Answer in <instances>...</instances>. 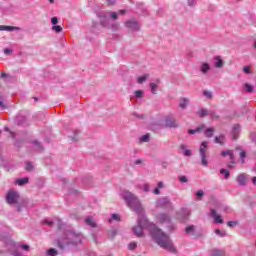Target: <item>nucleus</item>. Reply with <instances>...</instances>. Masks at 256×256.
I'll use <instances>...</instances> for the list:
<instances>
[{
  "label": "nucleus",
  "mask_w": 256,
  "mask_h": 256,
  "mask_svg": "<svg viewBox=\"0 0 256 256\" xmlns=\"http://www.w3.org/2000/svg\"><path fill=\"white\" fill-rule=\"evenodd\" d=\"M143 229H148L152 239L159 245V247H162V249H165L170 253H175L177 251L175 246H173V242L165 232L161 231L156 224L149 222L145 215H139L138 225L132 228V231L136 237H143Z\"/></svg>",
  "instance_id": "f257e3e1"
},
{
  "label": "nucleus",
  "mask_w": 256,
  "mask_h": 256,
  "mask_svg": "<svg viewBox=\"0 0 256 256\" xmlns=\"http://www.w3.org/2000/svg\"><path fill=\"white\" fill-rule=\"evenodd\" d=\"M82 236L73 231H66L65 234L57 240V247L65 249L69 245H77L81 243Z\"/></svg>",
  "instance_id": "f03ea898"
},
{
  "label": "nucleus",
  "mask_w": 256,
  "mask_h": 256,
  "mask_svg": "<svg viewBox=\"0 0 256 256\" xmlns=\"http://www.w3.org/2000/svg\"><path fill=\"white\" fill-rule=\"evenodd\" d=\"M123 199H125L128 207H130V209H133L134 211H136V213H138V215H145L143 213V206H141V201H139V198L136 197L134 194L128 193L123 196Z\"/></svg>",
  "instance_id": "7ed1b4c3"
},
{
  "label": "nucleus",
  "mask_w": 256,
  "mask_h": 256,
  "mask_svg": "<svg viewBox=\"0 0 256 256\" xmlns=\"http://www.w3.org/2000/svg\"><path fill=\"white\" fill-rule=\"evenodd\" d=\"M98 17L100 19V25L102 27H109V20L107 19V17L113 19L114 21H117V19H119V16L117 15V12H99Z\"/></svg>",
  "instance_id": "20e7f679"
},
{
  "label": "nucleus",
  "mask_w": 256,
  "mask_h": 256,
  "mask_svg": "<svg viewBox=\"0 0 256 256\" xmlns=\"http://www.w3.org/2000/svg\"><path fill=\"white\" fill-rule=\"evenodd\" d=\"M208 142H202L200 145V157H201V165L203 167H207L209 165V162L207 161V149H208Z\"/></svg>",
  "instance_id": "39448f33"
},
{
  "label": "nucleus",
  "mask_w": 256,
  "mask_h": 256,
  "mask_svg": "<svg viewBox=\"0 0 256 256\" xmlns=\"http://www.w3.org/2000/svg\"><path fill=\"white\" fill-rule=\"evenodd\" d=\"M157 207L161 209H166V211H173V204L167 198H161L156 203Z\"/></svg>",
  "instance_id": "423d86ee"
},
{
  "label": "nucleus",
  "mask_w": 256,
  "mask_h": 256,
  "mask_svg": "<svg viewBox=\"0 0 256 256\" xmlns=\"http://www.w3.org/2000/svg\"><path fill=\"white\" fill-rule=\"evenodd\" d=\"M189 215V210H187L186 208H182L176 213V219L180 221V223H185V221L189 219Z\"/></svg>",
  "instance_id": "0eeeda50"
},
{
  "label": "nucleus",
  "mask_w": 256,
  "mask_h": 256,
  "mask_svg": "<svg viewBox=\"0 0 256 256\" xmlns=\"http://www.w3.org/2000/svg\"><path fill=\"white\" fill-rule=\"evenodd\" d=\"M6 202L8 203V205H17V203H19V194L8 193L6 195Z\"/></svg>",
  "instance_id": "6e6552de"
},
{
  "label": "nucleus",
  "mask_w": 256,
  "mask_h": 256,
  "mask_svg": "<svg viewBox=\"0 0 256 256\" xmlns=\"http://www.w3.org/2000/svg\"><path fill=\"white\" fill-rule=\"evenodd\" d=\"M165 123H166V127H170L173 129H177V127H179V123H177V120H175V118L172 116L166 117Z\"/></svg>",
  "instance_id": "1a4fd4ad"
},
{
  "label": "nucleus",
  "mask_w": 256,
  "mask_h": 256,
  "mask_svg": "<svg viewBox=\"0 0 256 256\" xmlns=\"http://www.w3.org/2000/svg\"><path fill=\"white\" fill-rule=\"evenodd\" d=\"M127 29H131L132 31H140L141 24L137 21H126L125 23Z\"/></svg>",
  "instance_id": "9d476101"
},
{
  "label": "nucleus",
  "mask_w": 256,
  "mask_h": 256,
  "mask_svg": "<svg viewBox=\"0 0 256 256\" xmlns=\"http://www.w3.org/2000/svg\"><path fill=\"white\" fill-rule=\"evenodd\" d=\"M157 221H159L162 225L164 223H171V216L165 213H160L156 216Z\"/></svg>",
  "instance_id": "9b49d317"
},
{
  "label": "nucleus",
  "mask_w": 256,
  "mask_h": 256,
  "mask_svg": "<svg viewBox=\"0 0 256 256\" xmlns=\"http://www.w3.org/2000/svg\"><path fill=\"white\" fill-rule=\"evenodd\" d=\"M249 177V175L245 174V173H241L237 176L236 181L238 183V185H240L241 187H245V185H247V178Z\"/></svg>",
  "instance_id": "f8f14e48"
},
{
  "label": "nucleus",
  "mask_w": 256,
  "mask_h": 256,
  "mask_svg": "<svg viewBox=\"0 0 256 256\" xmlns=\"http://www.w3.org/2000/svg\"><path fill=\"white\" fill-rule=\"evenodd\" d=\"M239 133H241V126L239 124H235L231 132L233 141H237L239 139Z\"/></svg>",
  "instance_id": "ddd939ff"
},
{
  "label": "nucleus",
  "mask_w": 256,
  "mask_h": 256,
  "mask_svg": "<svg viewBox=\"0 0 256 256\" xmlns=\"http://www.w3.org/2000/svg\"><path fill=\"white\" fill-rule=\"evenodd\" d=\"M211 217L214 219V223H223V218L220 215H217V212L214 209H211Z\"/></svg>",
  "instance_id": "4468645a"
},
{
  "label": "nucleus",
  "mask_w": 256,
  "mask_h": 256,
  "mask_svg": "<svg viewBox=\"0 0 256 256\" xmlns=\"http://www.w3.org/2000/svg\"><path fill=\"white\" fill-rule=\"evenodd\" d=\"M16 185H19L20 187H23V185H27L29 183V178H18L15 180Z\"/></svg>",
  "instance_id": "2eb2a0df"
},
{
  "label": "nucleus",
  "mask_w": 256,
  "mask_h": 256,
  "mask_svg": "<svg viewBox=\"0 0 256 256\" xmlns=\"http://www.w3.org/2000/svg\"><path fill=\"white\" fill-rule=\"evenodd\" d=\"M214 143H217L218 145H225V135L221 134L219 136H216L214 139Z\"/></svg>",
  "instance_id": "dca6fc26"
},
{
  "label": "nucleus",
  "mask_w": 256,
  "mask_h": 256,
  "mask_svg": "<svg viewBox=\"0 0 256 256\" xmlns=\"http://www.w3.org/2000/svg\"><path fill=\"white\" fill-rule=\"evenodd\" d=\"M214 60L216 61L214 67H216V69H221V67H223V60L221 59V56L214 57Z\"/></svg>",
  "instance_id": "f3484780"
},
{
  "label": "nucleus",
  "mask_w": 256,
  "mask_h": 256,
  "mask_svg": "<svg viewBox=\"0 0 256 256\" xmlns=\"http://www.w3.org/2000/svg\"><path fill=\"white\" fill-rule=\"evenodd\" d=\"M0 31H19V28L14 26L0 25Z\"/></svg>",
  "instance_id": "a211bd4d"
},
{
  "label": "nucleus",
  "mask_w": 256,
  "mask_h": 256,
  "mask_svg": "<svg viewBox=\"0 0 256 256\" xmlns=\"http://www.w3.org/2000/svg\"><path fill=\"white\" fill-rule=\"evenodd\" d=\"M16 123L17 125H24L25 123H27V117L21 115L17 116Z\"/></svg>",
  "instance_id": "6ab92c4d"
},
{
  "label": "nucleus",
  "mask_w": 256,
  "mask_h": 256,
  "mask_svg": "<svg viewBox=\"0 0 256 256\" xmlns=\"http://www.w3.org/2000/svg\"><path fill=\"white\" fill-rule=\"evenodd\" d=\"M203 129H205L204 125L199 126L196 129H189L188 133H189V135H195V133H200V131H203Z\"/></svg>",
  "instance_id": "aec40b11"
},
{
  "label": "nucleus",
  "mask_w": 256,
  "mask_h": 256,
  "mask_svg": "<svg viewBox=\"0 0 256 256\" xmlns=\"http://www.w3.org/2000/svg\"><path fill=\"white\" fill-rule=\"evenodd\" d=\"M85 223H86V225H88L89 227H92V228L97 227V223H95V221H93V218H91V217H87V218L85 219Z\"/></svg>",
  "instance_id": "412c9836"
},
{
  "label": "nucleus",
  "mask_w": 256,
  "mask_h": 256,
  "mask_svg": "<svg viewBox=\"0 0 256 256\" xmlns=\"http://www.w3.org/2000/svg\"><path fill=\"white\" fill-rule=\"evenodd\" d=\"M211 256H225V250L213 249L211 251Z\"/></svg>",
  "instance_id": "4be33fe9"
},
{
  "label": "nucleus",
  "mask_w": 256,
  "mask_h": 256,
  "mask_svg": "<svg viewBox=\"0 0 256 256\" xmlns=\"http://www.w3.org/2000/svg\"><path fill=\"white\" fill-rule=\"evenodd\" d=\"M201 71H202V73L204 74V75H207V73L209 72V70L211 69V66H209V64H207V63H203L202 65H201Z\"/></svg>",
  "instance_id": "5701e85b"
},
{
  "label": "nucleus",
  "mask_w": 256,
  "mask_h": 256,
  "mask_svg": "<svg viewBox=\"0 0 256 256\" xmlns=\"http://www.w3.org/2000/svg\"><path fill=\"white\" fill-rule=\"evenodd\" d=\"M196 115L203 119V117H207V115H209V111L207 109H201V111L196 112Z\"/></svg>",
  "instance_id": "b1692460"
},
{
  "label": "nucleus",
  "mask_w": 256,
  "mask_h": 256,
  "mask_svg": "<svg viewBox=\"0 0 256 256\" xmlns=\"http://www.w3.org/2000/svg\"><path fill=\"white\" fill-rule=\"evenodd\" d=\"M187 103H189V99H187V98H180L179 107L181 109H185L187 107Z\"/></svg>",
  "instance_id": "393cba45"
},
{
  "label": "nucleus",
  "mask_w": 256,
  "mask_h": 256,
  "mask_svg": "<svg viewBox=\"0 0 256 256\" xmlns=\"http://www.w3.org/2000/svg\"><path fill=\"white\" fill-rule=\"evenodd\" d=\"M32 145H35L37 151H43V145L38 140H32Z\"/></svg>",
  "instance_id": "a878e982"
},
{
  "label": "nucleus",
  "mask_w": 256,
  "mask_h": 256,
  "mask_svg": "<svg viewBox=\"0 0 256 256\" xmlns=\"http://www.w3.org/2000/svg\"><path fill=\"white\" fill-rule=\"evenodd\" d=\"M147 79H149V74H144L143 76L138 77L137 79V83H139V85L145 83V81H147Z\"/></svg>",
  "instance_id": "bb28decb"
},
{
  "label": "nucleus",
  "mask_w": 256,
  "mask_h": 256,
  "mask_svg": "<svg viewBox=\"0 0 256 256\" xmlns=\"http://www.w3.org/2000/svg\"><path fill=\"white\" fill-rule=\"evenodd\" d=\"M213 133H215V128H207L205 131V136L211 138L213 137Z\"/></svg>",
  "instance_id": "cd10ccee"
},
{
  "label": "nucleus",
  "mask_w": 256,
  "mask_h": 256,
  "mask_svg": "<svg viewBox=\"0 0 256 256\" xmlns=\"http://www.w3.org/2000/svg\"><path fill=\"white\" fill-rule=\"evenodd\" d=\"M221 175H224V179H229L231 172H229L227 169L222 168L220 170Z\"/></svg>",
  "instance_id": "c85d7f7f"
},
{
  "label": "nucleus",
  "mask_w": 256,
  "mask_h": 256,
  "mask_svg": "<svg viewBox=\"0 0 256 256\" xmlns=\"http://www.w3.org/2000/svg\"><path fill=\"white\" fill-rule=\"evenodd\" d=\"M117 235V229H111L108 231V239H113Z\"/></svg>",
  "instance_id": "c756f323"
},
{
  "label": "nucleus",
  "mask_w": 256,
  "mask_h": 256,
  "mask_svg": "<svg viewBox=\"0 0 256 256\" xmlns=\"http://www.w3.org/2000/svg\"><path fill=\"white\" fill-rule=\"evenodd\" d=\"M47 255L48 256H57L58 252L55 248H50V249L47 250Z\"/></svg>",
  "instance_id": "7c9ffc66"
},
{
  "label": "nucleus",
  "mask_w": 256,
  "mask_h": 256,
  "mask_svg": "<svg viewBox=\"0 0 256 256\" xmlns=\"http://www.w3.org/2000/svg\"><path fill=\"white\" fill-rule=\"evenodd\" d=\"M35 169V166H33V163L31 162H26L25 170L28 172H31Z\"/></svg>",
  "instance_id": "2f4dec72"
},
{
  "label": "nucleus",
  "mask_w": 256,
  "mask_h": 256,
  "mask_svg": "<svg viewBox=\"0 0 256 256\" xmlns=\"http://www.w3.org/2000/svg\"><path fill=\"white\" fill-rule=\"evenodd\" d=\"M150 89H151V93H153V95H157V84L150 83Z\"/></svg>",
  "instance_id": "473e14b6"
},
{
  "label": "nucleus",
  "mask_w": 256,
  "mask_h": 256,
  "mask_svg": "<svg viewBox=\"0 0 256 256\" xmlns=\"http://www.w3.org/2000/svg\"><path fill=\"white\" fill-rule=\"evenodd\" d=\"M210 119H219V115L215 111L208 112Z\"/></svg>",
  "instance_id": "72a5a7b5"
},
{
  "label": "nucleus",
  "mask_w": 256,
  "mask_h": 256,
  "mask_svg": "<svg viewBox=\"0 0 256 256\" xmlns=\"http://www.w3.org/2000/svg\"><path fill=\"white\" fill-rule=\"evenodd\" d=\"M245 157H247V152L241 151L240 152V161H241L242 164L245 163Z\"/></svg>",
  "instance_id": "f704fd0d"
},
{
  "label": "nucleus",
  "mask_w": 256,
  "mask_h": 256,
  "mask_svg": "<svg viewBox=\"0 0 256 256\" xmlns=\"http://www.w3.org/2000/svg\"><path fill=\"white\" fill-rule=\"evenodd\" d=\"M194 231H195L194 225H190V226L186 227V229H185V233H187V234L193 233Z\"/></svg>",
  "instance_id": "c9c22d12"
},
{
  "label": "nucleus",
  "mask_w": 256,
  "mask_h": 256,
  "mask_svg": "<svg viewBox=\"0 0 256 256\" xmlns=\"http://www.w3.org/2000/svg\"><path fill=\"white\" fill-rule=\"evenodd\" d=\"M18 247H20V249H23V251H30L31 247L27 244H18Z\"/></svg>",
  "instance_id": "e433bc0d"
},
{
  "label": "nucleus",
  "mask_w": 256,
  "mask_h": 256,
  "mask_svg": "<svg viewBox=\"0 0 256 256\" xmlns=\"http://www.w3.org/2000/svg\"><path fill=\"white\" fill-rule=\"evenodd\" d=\"M52 31H55V33H61V31H63V28L59 25L52 26Z\"/></svg>",
  "instance_id": "4c0bfd02"
},
{
  "label": "nucleus",
  "mask_w": 256,
  "mask_h": 256,
  "mask_svg": "<svg viewBox=\"0 0 256 256\" xmlns=\"http://www.w3.org/2000/svg\"><path fill=\"white\" fill-rule=\"evenodd\" d=\"M243 72L246 73V75H251V66H244Z\"/></svg>",
  "instance_id": "58836bf2"
},
{
  "label": "nucleus",
  "mask_w": 256,
  "mask_h": 256,
  "mask_svg": "<svg viewBox=\"0 0 256 256\" xmlns=\"http://www.w3.org/2000/svg\"><path fill=\"white\" fill-rule=\"evenodd\" d=\"M203 95H204V97H207V99H213V93H211V92H209L207 90H205L203 92Z\"/></svg>",
  "instance_id": "ea45409f"
},
{
  "label": "nucleus",
  "mask_w": 256,
  "mask_h": 256,
  "mask_svg": "<svg viewBox=\"0 0 256 256\" xmlns=\"http://www.w3.org/2000/svg\"><path fill=\"white\" fill-rule=\"evenodd\" d=\"M140 141H142V143H148L149 141V134H145L140 138Z\"/></svg>",
  "instance_id": "a19ab883"
},
{
  "label": "nucleus",
  "mask_w": 256,
  "mask_h": 256,
  "mask_svg": "<svg viewBox=\"0 0 256 256\" xmlns=\"http://www.w3.org/2000/svg\"><path fill=\"white\" fill-rule=\"evenodd\" d=\"M216 235H219V237H225V235H227V233L225 231H221L219 229L215 230Z\"/></svg>",
  "instance_id": "79ce46f5"
},
{
  "label": "nucleus",
  "mask_w": 256,
  "mask_h": 256,
  "mask_svg": "<svg viewBox=\"0 0 256 256\" xmlns=\"http://www.w3.org/2000/svg\"><path fill=\"white\" fill-rule=\"evenodd\" d=\"M128 249H130V251H134V249H137V242H131L128 246Z\"/></svg>",
  "instance_id": "37998d69"
},
{
  "label": "nucleus",
  "mask_w": 256,
  "mask_h": 256,
  "mask_svg": "<svg viewBox=\"0 0 256 256\" xmlns=\"http://www.w3.org/2000/svg\"><path fill=\"white\" fill-rule=\"evenodd\" d=\"M228 156H229L230 162L232 164H235V154H233V150H232V152L229 153Z\"/></svg>",
  "instance_id": "c03bdc74"
},
{
  "label": "nucleus",
  "mask_w": 256,
  "mask_h": 256,
  "mask_svg": "<svg viewBox=\"0 0 256 256\" xmlns=\"http://www.w3.org/2000/svg\"><path fill=\"white\" fill-rule=\"evenodd\" d=\"M135 97L141 99L143 97V92L141 90L135 91Z\"/></svg>",
  "instance_id": "a18cd8bd"
},
{
  "label": "nucleus",
  "mask_w": 256,
  "mask_h": 256,
  "mask_svg": "<svg viewBox=\"0 0 256 256\" xmlns=\"http://www.w3.org/2000/svg\"><path fill=\"white\" fill-rule=\"evenodd\" d=\"M112 31H119V23L115 22L111 25Z\"/></svg>",
  "instance_id": "49530a36"
},
{
  "label": "nucleus",
  "mask_w": 256,
  "mask_h": 256,
  "mask_svg": "<svg viewBox=\"0 0 256 256\" xmlns=\"http://www.w3.org/2000/svg\"><path fill=\"white\" fill-rule=\"evenodd\" d=\"M245 89L248 93H253V86L250 84H245Z\"/></svg>",
  "instance_id": "de8ad7c7"
},
{
  "label": "nucleus",
  "mask_w": 256,
  "mask_h": 256,
  "mask_svg": "<svg viewBox=\"0 0 256 256\" xmlns=\"http://www.w3.org/2000/svg\"><path fill=\"white\" fill-rule=\"evenodd\" d=\"M233 150H223L221 152L222 157H227Z\"/></svg>",
  "instance_id": "09e8293b"
},
{
  "label": "nucleus",
  "mask_w": 256,
  "mask_h": 256,
  "mask_svg": "<svg viewBox=\"0 0 256 256\" xmlns=\"http://www.w3.org/2000/svg\"><path fill=\"white\" fill-rule=\"evenodd\" d=\"M106 1V4L108 5V7H111L113 5H115L116 3V0H105Z\"/></svg>",
  "instance_id": "8fccbe9b"
},
{
  "label": "nucleus",
  "mask_w": 256,
  "mask_h": 256,
  "mask_svg": "<svg viewBox=\"0 0 256 256\" xmlns=\"http://www.w3.org/2000/svg\"><path fill=\"white\" fill-rule=\"evenodd\" d=\"M51 23H52V25L56 26L57 23H59V19L57 17H52Z\"/></svg>",
  "instance_id": "3c124183"
},
{
  "label": "nucleus",
  "mask_w": 256,
  "mask_h": 256,
  "mask_svg": "<svg viewBox=\"0 0 256 256\" xmlns=\"http://www.w3.org/2000/svg\"><path fill=\"white\" fill-rule=\"evenodd\" d=\"M12 255H13V256H23V253H21V251H19V250H14V251L12 252Z\"/></svg>",
  "instance_id": "603ef678"
},
{
  "label": "nucleus",
  "mask_w": 256,
  "mask_h": 256,
  "mask_svg": "<svg viewBox=\"0 0 256 256\" xmlns=\"http://www.w3.org/2000/svg\"><path fill=\"white\" fill-rule=\"evenodd\" d=\"M179 181H180V183H187V181H189V180L185 176H180Z\"/></svg>",
  "instance_id": "864d4df0"
},
{
  "label": "nucleus",
  "mask_w": 256,
  "mask_h": 256,
  "mask_svg": "<svg viewBox=\"0 0 256 256\" xmlns=\"http://www.w3.org/2000/svg\"><path fill=\"white\" fill-rule=\"evenodd\" d=\"M0 108L7 109V105H5V103H3V98H1V97H0Z\"/></svg>",
  "instance_id": "5fc2aeb1"
},
{
  "label": "nucleus",
  "mask_w": 256,
  "mask_h": 256,
  "mask_svg": "<svg viewBox=\"0 0 256 256\" xmlns=\"http://www.w3.org/2000/svg\"><path fill=\"white\" fill-rule=\"evenodd\" d=\"M144 193H149V184H144L143 189Z\"/></svg>",
  "instance_id": "6e6d98bb"
},
{
  "label": "nucleus",
  "mask_w": 256,
  "mask_h": 256,
  "mask_svg": "<svg viewBox=\"0 0 256 256\" xmlns=\"http://www.w3.org/2000/svg\"><path fill=\"white\" fill-rule=\"evenodd\" d=\"M204 195H205L204 193H197V194H196V199H197L198 201H201V199L203 198Z\"/></svg>",
  "instance_id": "4d7b16f0"
},
{
  "label": "nucleus",
  "mask_w": 256,
  "mask_h": 256,
  "mask_svg": "<svg viewBox=\"0 0 256 256\" xmlns=\"http://www.w3.org/2000/svg\"><path fill=\"white\" fill-rule=\"evenodd\" d=\"M227 225H228V227H235V225H237V222H235V221H229V222L227 223Z\"/></svg>",
  "instance_id": "13d9d810"
},
{
  "label": "nucleus",
  "mask_w": 256,
  "mask_h": 256,
  "mask_svg": "<svg viewBox=\"0 0 256 256\" xmlns=\"http://www.w3.org/2000/svg\"><path fill=\"white\" fill-rule=\"evenodd\" d=\"M133 115H134V117H137L138 119H145V116L143 114L134 113Z\"/></svg>",
  "instance_id": "bf43d9fd"
},
{
  "label": "nucleus",
  "mask_w": 256,
  "mask_h": 256,
  "mask_svg": "<svg viewBox=\"0 0 256 256\" xmlns=\"http://www.w3.org/2000/svg\"><path fill=\"white\" fill-rule=\"evenodd\" d=\"M112 219L114 221H120V218H119L118 214H112Z\"/></svg>",
  "instance_id": "052dcab7"
},
{
  "label": "nucleus",
  "mask_w": 256,
  "mask_h": 256,
  "mask_svg": "<svg viewBox=\"0 0 256 256\" xmlns=\"http://www.w3.org/2000/svg\"><path fill=\"white\" fill-rule=\"evenodd\" d=\"M4 53H5V55H11L12 50L9 48H6V49H4Z\"/></svg>",
  "instance_id": "680f3d73"
},
{
  "label": "nucleus",
  "mask_w": 256,
  "mask_h": 256,
  "mask_svg": "<svg viewBox=\"0 0 256 256\" xmlns=\"http://www.w3.org/2000/svg\"><path fill=\"white\" fill-rule=\"evenodd\" d=\"M184 155H185L186 157H191V150H185V151H184Z\"/></svg>",
  "instance_id": "e2e57ef3"
},
{
  "label": "nucleus",
  "mask_w": 256,
  "mask_h": 256,
  "mask_svg": "<svg viewBox=\"0 0 256 256\" xmlns=\"http://www.w3.org/2000/svg\"><path fill=\"white\" fill-rule=\"evenodd\" d=\"M6 245H7V246L10 245V247H15V242H13L12 240H10V241L7 242Z\"/></svg>",
  "instance_id": "0e129e2a"
},
{
  "label": "nucleus",
  "mask_w": 256,
  "mask_h": 256,
  "mask_svg": "<svg viewBox=\"0 0 256 256\" xmlns=\"http://www.w3.org/2000/svg\"><path fill=\"white\" fill-rule=\"evenodd\" d=\"M0 77L1 79H5L6 77H9V74L2 72Z\"/></svg>",
  "instance_id": "69168bd1"
},
{
  "label": "nucleus",
  "mask_w": 256,
  "mask_h": 256,
  "mask_svg": "<svg viewBox=\"0 0 256 256\" xmlns=\"http://www.w3.org/2000/svg\"><path fill=\"white\" fill-rule=\"evenodd\" d=\"M163 187H164L163 182H159L157 188L158 189H163Z\"/></svg>",
  "instance_id": "338daca9"
},
{
  "label": "nucleus",
  "mask_w": 256,
  "mask_h": 256,
  "mask_svg": "<svg viewBox=\"0 0 256 256\" xmlns=\"http://www.w3.org/2000/svg\"><path fill=\"white\" fill-rule=\"evenodd\" d=\"M251 181H252L253 185H256V176L252 177Z\"/></svg>",
  "instance_id": "774afa93"
}]
</instances>
